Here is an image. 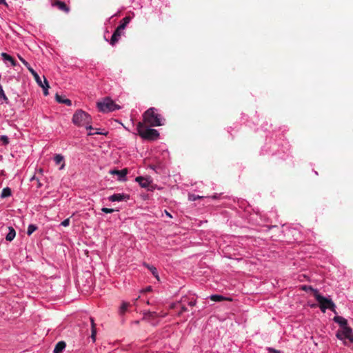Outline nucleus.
I'll return each mask as SVG.
<instances>
[{"label":"nucleus","mask_w":353,"mask_h":353,"mask_svg":"<svg viewBox=\"0 0 353 353\" xmlns=\"http://www.w3.org/2000/svg\"><path fill=\"white\" fill-rule=\"evenodd\" d=\"M143 122L150 126L157 127L164 125V118L158 112L157 109L150 108L143 114Z\"/></svg>","instance_id":"nucleus-1"},{"label":"nucleus","mask_w":353,"mask_h":353,"mask_svg":"<svg viewBox=\"0 0 353 353\" xmlns=\"http://www.w3.org/2000/svg\"><path fill=\"white\" fill-rule=\"evenodd\" d=\"M72 122L77 126H84L88 130H94L92 123V117L82 110H77L72 117Z\"/></svg>","instance_id":"nucleus-2"},{"label":"nucleus","mask_w":353,"mask_h":353,"mask_svg":"<svg viewBox=\"0 0 353 353\" xmlns=\"http://www.w3.org/2000/svg\"><path fill=\"white\" fill-rule=\"evenodd\" d=\"M137 130L138 134L144 140L153 141L159 137V133L157 130L145 126L142 122L137 123Z\"/></svg>","instance_id":"nucleus-3"},{"label":"nucleus","mask_w":353,"mask_h":353,"mask_svg":"<svg viewBox=\"0 0 353 353\" xmlns=\"http://www.w3.org/2000/svg\"><path fill=\"white\" fill-rule=\"evenodd\" d=\"M97 106L99 110L103 113L121 109V106L116 104L114 101L109 97H105L101 101L97 102Z\"/></svg>","instance_id":"nucleus-4"},{"label":"nucleus","mask_w":353,"mask_h":353,"mask_svg":"<svg viewBox=\"0 0 353 353\" xmlns=\"http://www.w3.org/2000/svg\"><path fill=\"white\" fill-rule=\"evenodd\" d=\"M316 300L319 304V307L323 312H325L327 307H333V301L330 299H327L321 295L319 292H315Z\"/></svg>","instance_id":"nucleus-5"},{"label":"nucleus","mask_w":353,"mask_h":353,"mask_svg":"<svg viewBox=\"0 0 353 353\" xmlns=\"http://www.w3.org/2000/svg\"><path fill=\"white\" fill-rule=\"evenodd\" d=\"M336 336L340 340L347 339L350 342H353L352 330L349 326L339 330Z\"/></svg>","instance_id":"nucleus-6"},{"label":"nucleus","mask_w":353,"mask_h":353,"mask_svg":"<svg viewBox=\"0 0 353 353\" xmlns=\"http://www.w3.org/2000/svg\"><path fill=\"white\" fill-rule=\"evenodd\" d=\"M51 6L52 7H56L59 10L68 14L69 13L70 8L68 5H67L65 2L61 1L60 0H52Z\"/></svg>","instance_id":"nucleus-7"},{"label":"nucleus","mask_w":353,"mask_h":353,"mask_svg":"<svg viewBox=\"0 0 353 353\" xmlns=\"http://www.w3.org/2000/svg\"><path fill=\"white\" fill-rule=\"evenodd\" d=\"M109 173L112 175H117L118 180L120 181H125L127 180L126 175L128 174V170L124 168L121 170H110Z\"/></svg>","instance_id":"nucleus-8"},{"label":"nucleus","mask_w":353,"mask_h":353,"mask_svg":"<svg viewBox=\"0 0 353 353\" xmlns=\"http://www.w3.org/2000/svg\"><path fill=\"white\" fill-rule=\"evenodd\" d=\"M123 31L124 30L119 29V27L116 28V30H114V33L112 35L110 41V45L114 46L118 42V41L120 39L121 36L123 34Z\"/></svg>","instance_id":"nucleus-9"},{"label":"nucleus","mask_w":353,"mask_h":353,"mask_svg":"<svg viewBox=\"0 0 353 353\" xmlns=\"http://www.w3.org/2000/svg\"><path fill=\"white\" fill-rule=\"evenodd\" d=\"M135 181L139 183V185L141 188H146L151 183L152 181L150 177H144V176H137L135 179Z\"/></svg>","instance_id":"nucleus-10"},{"label":"nucleus","mask_w":353,"mask_h":353,"mask_svg":"<svg viewBox=\"0 0 353 353\" xmlns=\"http://www.w3.org/2000/svg\"><path fill=\"white\" fill-rule=\"evenodd\" d=\"M129 199V196L124 194H114L108 197V200L112 202L122 201Z\"/></svg>","instance_id":"nucleus-11"},{"label":"nucleus","mask_w":353,"mask_h":353,"mask_svg":"<svg viewBox=\"0 0 353 353\" xmlns=\"http://www.w3.org/2000/svg\"><path fill=\"white\" fill-rule=\"evenodd\" d=\"M34 79L36 80V81L37 82V83L43 88V93L45 95H48V88H49V85H48V81L46 80V78H44V83L45 85H43L42 83V81L39 76V74L37 73V75L36 76H33Z\"/></svg>","instance_id":"nucleus-12"},{"label":"nucleus","mask_w":353,"mask_h":353,"mask_svg":"<svg viewBox=\"0 0 353 353\" xmlns=\"http://www.w3.org/2000/svg\"><path fill=\"white\" fill-rule=\"evenodd\" d=\"M188 299L187 296H183L181 298L180 301H178L179 305H180L181 310L178 312V316L181 315L183 312L188 311L186 307V301Z\"/></svg>","instance_id":"nucleus-13"},{"label":"nucleus","mask_w":353,"mask_h":353,"mask_svg":"<svg viewBox=\"0 0 353 353\" xmlns=\"http://www.w3.org/2000/svg\"><path fill=\"white\" fill-rule=\"evenodd\" d=\"M333 320L335 323H339L340 325V326L341 327V328L348 326L347 321L345 318H343L341 316H334Z\"/></svg>","instance_id":"nucleus-14"},{"label":"nucleus","mask_w":353,"mask_h":353,"mask_svg":"<svg viewBox=\"0 0 353 353\" xmlns=\"http://www.w3.org/2000/svg\"><path fill=\"white\" fill-rule=\"evenodd\" d=\"M66 344L64 341H59L55 345L53 353H61L65 349Z\"/></svg>","instance_id":"nucleus-15"},{"label":"nucleus","mask_w":353,"mask_h":353,"mask_svg":"<svg viewBox=\"0 0 353 353\" xmlns=\"http://www.w3.org/2000/svg\"><path fill=\"white\" fill-rule=\"evenodd\" d=\"M18 58L23 63V64L28 68L33 76L37 75V72L30 66V65L20 55L18 54Z\"/></svg>","instance_id":"nucleus-16"},{"label":"nucleus","mask_w":353,"mask_h":353,"mask_svg":"<svg viewBox=\"0 0 353 353\" xmlns=\"http://www.w3.org/2000/svg\"><path fill=\"white\" fill-rule=\"evenodd\" d=\"M1 57H2L3 61H10L12 66H16L17 65L16 61L10 55H9L8 54H7L6 52H2L1 53Z\"/></svg>","instance_id":"nucleus-17"},{"label":"nucleus","mask_w":353,"mask_h":353,"mask_svg":"<svg viewBox=\"0 0 353 353\" xmlns=\"http://www.w3.org/2000/svg\"><path fill=\"white\" fill-rule=\"evenodd\" d=\"M132 18L130 16H127L124 17L120 22L119 26H118L119 29H121L123 30H125L127 25L130 22Z\"/></svg>","instance_id":"nucleus-18"},{"label":"nucleus","mask_w":353,"mask_h":353,"mask_svg":"<svg viewBox=\"0 0 353 353\" xmlns=\"http://www.w3.org/2000/svg\"><path fill=\"white\" fill-rule=\"evenodd\" d=\"M54 161L57 165L63 163L59 168V170H63L65 167V163H63V157L61 154H56L54 157Z\"/></svg>","instance_id":"nucleus-19"},{"label":"nucleus","mask_w":353,"mask_h":353,"mask_svg":"<svg viewBox=\"0 0 353 353\" xmlns=\"http://www.w3.org/2000/svg\"><path fill=\"white\" fill-rule=\"evenodd\" d=\"M89 319L91 323V330H92L91 338L92 339V341L94 342L96 340V334H97V330H96V327H95L96 325L94 323V321L92 317H90Z\"/></svg>","instance_id":"nucleus-20"},{"label":"nucleus","mask_w":353,"mask_h":353,"mask_svg":"<svg viewBox=\"0 0 353 353\" xmlns=\"http://www.w3.org/2000/svg\"><path fill=\"white\" fill-rule=\"evenodd\" d=\"M210 299L215 302H221L225 300H229V299L219 294H212L210 296Z\"/></svg>","instance_id":"nucleus-21"},{"label":"nucleus","mask_w":353,"mask_h":353,"mask_svg":"<svg viewBox=\"0 0 353 353\" xmlns=\"http://www.w3.org/2000/svg\"><path fill=\"white\" fill-rule=\"evenodd\" d=\"M9 232L6 236V239L8 241H11L14 239L16 236V232L12 227H9Z\"/></svg>","instance_id":"nucleus-22"},{"label":"nucleus","mask_w":353,"mask_h":353,"mask_svg":"<svg viewBox=\"0 0 353 353\" xmlns=\"http://www.w3.org/2000/svg\"><path fill=\"white\" fill-rule=\"evenodd\" d=\"M55 99L58 103H64L68 106H70L72 105V101L68 99H65L64 100H61V95L57 94L55 96Z\"/></svg>","instance_id":"nucleus-23"},{"label":"nucleus","mask_w":353,"mask_h":353,"mask_svg":"<svg viewBox=\"0 0 353 353\" xmlns=\"http://www.w3.org/2000/svg\"><path fill=\"white\" fill-rule=\"evenodd\" d=\"M144 265L150 270L152 274L157 279H159V275L157 268L154 266L150 265L148 264L144 263Z\"/></svg>","instance_id":"nucleus-24"},{"label":"nucleus","mask_w":353,"mask_h":353,"mask_svg":"<svg viewBox=\"0 0 353 353\" xmlns=\"http://www.w3.org/2000/svg\"><path fill=\"white\" fill-rule=\"evenodd\" d=\"M11 194H12V192H11L10 188L7 187V188H5L3 189L1 194V198L8 197V196H11Z\"/></svg>","instance_id":"nucleus-25"},{"label":"nucleus","mask_w":353,"mask_h":353,"mask_svg":"<svg viewBox=\"0 0 353 353\" xmlns=\"http://www.w3.org/2000/svg\"><path fill=\"white\" fill-rule=\"evenodd\" d=\"M143 315H144V319L145 318H152V317L157 316V312L155 311L148 310V311L144 312Z\"/></svg>","instance_id":"nucleus-26"},{"label":"nucleus","mask_w":353,"mask_h":353,"mask_svg":"<svg viewBox=\"0 0 353 353\" xmlns=\"http://www.w3.org/2000/svg\"><path fill=\"white\" fill-rule=\"evenodd\" d=\"M301 289L305 292H311L313 294V296L315 297V292H319L317 290L314 289L312 286L308 285H303Z\"/></svg>","instance_id":"nucleus-27"},{"label":"nucleus","mask_w":353,"mask_h":353,"mask_svg":"<svg viewBox=\"0 0 353 353\" xmlns=\"http://www.w3.org/2000/svg\"><path fill=\"white\" fill-rule=\"evenodd\" d=\"M129 306V303H127V302H123L121 307H120V309H119V313L120 314H123L125 312V311L127 310L128 307Z\"/></svg>","instance_id":"nucleus-28"},{"label":"nucleus","mask_w":353,"mask_h":353,"mask_svg":"<svg viewBox=\"0 0 353 353\" xmlns=\"http://www.w3.org/2000/svg\"><path fill=\"white\" fill-rule=\"evenodd\" d=\"M37 229V227L35 225L30 224L28 227L27 234L30 236Z\"/></svg>","instance_id":"nucleus-29"},{"label":"nucleus","mask_w":353,"mask_h":353,"mask_svg":"<svg viewBox=\"0 0 353 353\" xmlns=\"http://www.w3.org/2000/svg\"><path fill=\"white\" fill-rule=\"evenodd\" d=\"M0 99H2L5 102L8 103V99L4 93V91L0 85Z\"/></svg>","instance_id":"nucleus-30"},{"label":"nucleus","mask_w":353,"mask_h":353,"mask_svg":"<svg viewBox=\"0 0 353 353\" xmlns=\"http://www.w3.org/2000/svg\"><path fill=\"white\" fill-rule=\"evenodd\" d=\"M196 303V300L194 299H192L191 300L188 297V299L186 301V304L192 307L194 306Z\"/></svg>","instance_id":"nucleus-31"},{"label":"nucleus","mask_w":353,"mask_h":353,"mask_svg":"<svg viewBox=\"0 0 353 353\" xmlns=\"http://www.w3.org/2000/svg\"><path fill=\"white\" fill-rule=\"evenodd\" d=\"M0 141H1L4 145H7L9 143L8 137L6 135L1 136Z\"/></svg>","instance_id":"nucleus-32"},{"label":"nucleus","mask_w":353,"mask_h":353,"mask_svg":"<svg viewBox=\"0 0 353 353\" xmlns=\"http://www.w3.org/2000/svg\"><path fill=\"white\" fill-rule=\"evenodd\" d=\"M101 211L105 213H112L113 212L115 211V210L112 208H103L101 209Z\"/></svg>","instance_id":"nucleus-33"},{"label":"nucleus","mask_w":353,"mask_h":353,"mask_svg":"<svg viewBox=\"0 0 353 353\" xmlns=\"http://www.w3.org/2000/svg\"><path fill=\"white\" fill-rule=\"evenodd\" d=\"M70 218H68L65 220H63L61 223V225L62 226H64V227H67L70 225Z\"/></svg>","instance_id":"nucleus-34"},{"label":"nucleus","mask_w":353,"mask_h":353,"mask_svg":"<svg viewBox=\"0 0 353 353\" xmlns=\"http://www.w3.org/2000/svg\"><path fill=\"white\" fill-rule=\"evenodd\" d=\"M94 134H106V133L103 132L97 131V130H96L95 132H90L88 133L89 136L94 135Z\"/></svg>","instance_id":"nucleus-35"},{"label":"nucleus","mask_w":353,"mask_h":353,"mask_svg":"<svg viewBox=\"0 0 353 353\" xmlns=\"http://www.w3.org/2000/svg\"><path fill=\"white\" fill-rule=\"evenodd\" d=\"M268 351L270 353H281V351L277 350L274 349V348H272V347H268Z\"/></svg>","instance_id":"nucleus-36"},{"label":"nucleus","mask_w":353,"mask_h":353,"mask_svg":"<svg viewBox=\"0 0 353 353\" xmlns=\"http://www.w3.org/2000/svg\"><path fill=\"white\" fill-rule=\"evenodd\" d=\"M335 308H336V305H335V304H334V302H333V307H327V309H330V310L331 311H332L334 313L337 314V312H336V311Z\"/></svg>","instance_id":"nucleus-37"},{"label":"nucleus","mask_w":353,"mask_h":353,"mask_svg":"<svg viewBox=\"0 0 353 353\" xmlns=\"http://www.w3.org/2000/svg\"><path fill=\"white\" fill-rule=\"evenodd\" d=\"M178 305H179L178 302H177V303H172V304L170 305V307L171 309H174V308H175Z\"/></svg>","instance_id":"nucleus-38"},{"label":"nucleus","mask_w":353,"mask_h":353,"mask_svg":"<svg viewBox=\"0 0 353 353\" xmlns=\"http://www.w3.org/2000/svg\"><path fill=\"white\" fill-rule=\"evenodd\" d=\"M0 4H3V5L7 6V3L5 0H0Z\"/></svg>","instance_id":"nucleus-39"},{"label":"nucleus","mask_w":353,"mask_h":353,"mask_svg":"<svg viewBox=\"0 0 353 353\" xmlns=\"http://www.w3.org/2000/svg\"><path fill=\"white\" fill-rule=\"evenodd\" d=\"M165 212L168 217L172 218V215L167 210H165Z\"/></svg>","instance_id":"nucleus-40"},{"label":"nucleus","mask_w":353,"mask_h":353,"mask_svg":"<svg viewBox=\"0 0 353 353\" xmlns=\"http://www.w3.org/2000/svg\"><path fill=\"white\" fill-rule=\"evenodd\" d=\"M151 290V287H148L146 289H145V291H150Z\"/></svg>","instance_id":"nucleus-41"},{"label":"nucleus","mask_w":353,"mask_h":353,"mask_svg":"<svg viewBox=\"0 0 353 353\" xmlns=\"http://www.w3.org/2000/svg\"><path fill=\"white\" fill-rule=\"evenodd\" d=\"M196 198H200V196H194L192 200V201H195L196 199Z\"/></svg>","instance_id":"nucleus-42"},{"label":"nucleus","mask_w":353,"mask_h":353,"mask_svg":"<svg viewBox=\"0 0 353 353\" xmlns=\"http://www.w3.org/2000/svg\"><path fill=\"white\" fill-rule=\"evenodd\" d=\"M64 99H63V98L62 97V96H61V100H64Z\"/></svg>","instance_id":"nucleus-43"}]
</instances>
